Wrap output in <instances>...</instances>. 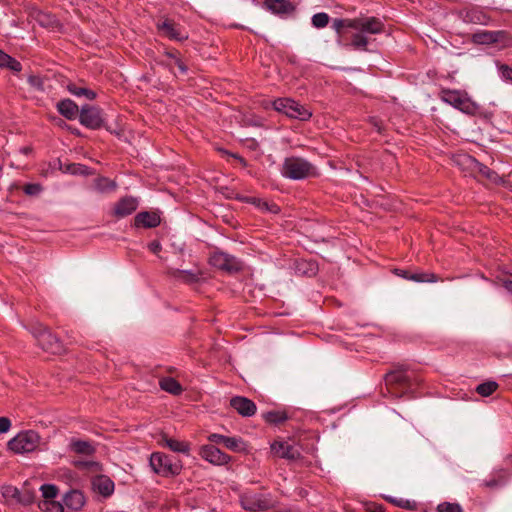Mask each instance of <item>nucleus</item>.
Listing matches in <instances>:
<instances>
[{"mask_svg":"<svg viewBox=\"0 0 512 512\" xmlns=\"http://www.w3.org/2000/svg\"><path fill=\"white\" fill-rule=\"evenodd\" d=\"M450 512H463V510L458 503H450Z\"/></svg>","mask_w":512,"mask_h":512,"instance_id":"obj_59","label":"nucleus"},{"mask_svg":"<svg viewBox=\"0 0 512 512\" xmlns=\"http://www.w3.org/2000/svg\"><path fill=\"white\" fill-rule=\"evenodd\" d=\"M59 169L65 173L73 175H91L93 172L86 165L80 163H62L60 159H57Z\"/></svg>","mask_w":512,"mask_h":512,"instance_id":"obj_25","label":"nucleus"},{"mask_svg":"<svg viewBox=\"0 0 512 512\" xmlns=\"http://www.w3.org/2000/svg\"><path fill=\"white\" fill-rule=\"evenodd\" d=\"M230 406L234 408L241 416L251 417L256 413L255 403L242 396H234L230 400Z\"/></svg>","mask_w":512,"mask_h":512,"instance_id":"obj_14","label":"nucleus"},{"mask_svg":"<svg viewBox=\"0 0 512 512\" xmlns=\"http://www.w3.org/2000/svg\"><path fill=\"white\" fill-rule=\"evenodd\" d=\"M329 23V16L327 13L320 12L312 17V24L316 28H323Z\"/></svg>","mask_w":512,"mask_h":512,"instance_id":"obj_43","label":"nucleus"},{"mask_svg":"<svg viewBox=\"0 0 512 512\" xmlns=\"http://www.w3.org/2000/svg\"><path fill=\"white\" fill-rule=\"evenodd\" d=\"M266 422L274 425H280L288 419L285 411H269L263 415Z\"/></svg>","mask_w":512,"mask_h":512,"instance_id":"obj_32","label":"nucleus"},{"mask_svg":"<svg viewBox=\"0 0 512 512\" xmlns=\"http://www.w3.org/2000/svg\"><path fill=\"white\" fill-rule=\"evenodd\" d=\"M403 278L413 280L415 282H436L440 277L435 273H412L410 275H403Z\"/></svg>","mask_w":512,"mask_h":512,"instance_id":"obj_33","label":"nucleus"},{"mask_svg":"<svg viewBox=\"0 0 512 512\" xmlns=\"http://www.w3.org/2000/svg\"><path fill=\"white\" fill-rule=\"evenodd\" d=\"M241 505L243 509L247 511H257V510H266L268 509V504L266 501L261 499H253V498H243L241 500Z\"/></svg>","mask_w":512,"mask_h":512,"instance_id":"obj_31","label":"nucleus"},{"mask_svg":"<svg viewBox=\"0 0 512 512\" xmlns=\"http://www.w3.org/2000/svg\"><path fill=\"white\" fill-rule=\"evenodd\" d=\"M116 187V182L107 177L99 176L93 180V188L101 193L114 191Z\"/></svg>","mask_w":512,"mask_h":512,"instance_id":"obj_27","label":"nucleus"},{"mask_svg":"<svg viewBox=\"0 0 512 512\" xmlns=\"http://www.w3.org/2000/svg\"><path fill=\"white\" fill-rule=\"evenodd\" d=\"M29 82L34 85V86H37V87H40L41 86V81L40 79L37 77V76H31L29 78Z\"/></svg>","mask_w":512,"mask_h":512,"instance_id":"obj_60","label":"nucleus"},{"mask_svg":"<svg viewBox=\"0 0 512 512\" xmlns=\"http://www.w3.org/2000/svg\"><path fill=\"white\" fill-rule=\"evenodd\" d=\"M31 332L44 351L55 355L65 352L62 341L41 323L32 325Z\"/></svg>","mask_w":512,"mask_h":512,"instance_id":"obj_3","label":"nucleus"},{"mask_svg":"<svg viewBox=\"0 0 512 512\" xmlns=\"http://www.w3.org/2000/svg\"><path fill=\"white\" fill-rule=\"evenodd\" d=\"M74 465L77 468H87L89 466L97 465V463L88 461H77L74 463Z\"/></svg>","mask_w":512,"mask_h":512,"instance_id":"obj_56","label":"nucleus"},{"mask_svg":"<svg viewBox=\"0 0 512 512\" xmlns=\"http://www.w3.org/2000/svg\"><path fill=\"white\" fill-rule=\"evenodd\" d=\"M4 68H8L14 72H20L22 65L19 61L10 56V59L7 61V64L4 66Z\"/></svg>","mask_w":512,"mask_h":512,"instance_id":"obj_47","label":"nucleus"},{"mask_svg":"<svg viewBox=\"0 0 512 512\" xmlns=\"http://www.w3.org/2000/svg\"><path fill=\"white\" fill-rule=\"evenodd\" d=\"M344 28H352L355 30H359L360 18L355 19H343Z\"/></svg>","mask_w":512,"mask_h":512,"instance_id":"obj_49","label":"nucleus"},{"mask_svg":"<svg viewBox=\"0 0 512 512\" xmlns=\"http://www.w3.org/2000/svg\"><path fill=\"white\" fill-rule=\"evenodd\" d=\"M235 198L237 200L241 201V202L251 203V198L252 197H248V196H243V195L237 194Z\"/></svg>","mask_w":512,"mask_h":512,"instance_id":"obj_61","label":"nucleus"},{"mask_svg":"<svg viewBox=\"0 0 512 512\" xmlns=\"http://www.w3.org/2000/svg\"><path fill=\"white\" fill-rule=\"evenodd\" d=\"M42 190V186L38 183H29L24 185L23 191L27 195L35 196L38 195Z\"/></svg>","mask_w":512,"mask_h":512,"instance_id":"obj_45","label":"nucleus"},{"mask_svg":"<svg viewBox=\"0 0 512 512\" xmlns=\"http://www.w3.org/2000/svg\"><path fill=\"white\" fill-rule=\"evenodd\" d=\"M169 274L175 279L182 280L187 284H192L199 280L198 274H195L191 271L171 269L169 271Z\"/></svg>","mask_w":512,"mask_h":512,"instance_id":"obj_30","label":"nucleus"},{"mask_svg":"<svg viewBox=\"0 0 512 512\" xmlns=\"http://www.w3.org/2000/svg\"><path fill=\"white\" fill-rule=\"evenodd\" d=\"M200 455L203 459L214 465H225L231 460L228 454L222 452L218 447L212 444L203 445L200 448Z\"/></svg>","mask_w":512,"mask_h":512,"instance_id":"obj_10","label":"nucleus"},{"mask_svg":"<svg viewBox=\"0 0 512 512\" xmlns=\"http://www.w3.org/2000/svg\"><path fill=\"white\" fill-rule=\"evenodd\" d=\"M148 247H149V250L154 254L159 253L162 249L160 242L157 240H154L151 243H149Z\"/></svg>","mask_w":512,"mask_h":512,"instance_id":"obj_53","label":"nucleus"},{"mask_svg":"<svg viewBox=\"0 0 512 512\" xmlns=\"http://www.w3.org/2000/svg\"><path fill=\"white\" fill-rule=\"evenodd\" d=\"M161 223V218L156 211H143L134 217V226L136 228H155Z\"/></svg>","mask_w":512,"mask_h":512,"instance_id":"obj_15","label":"nucleus"},{"mask_svg":"<svg viewBox=\"0 0 512 512\" xmlns=\"http://www.w3.org/2000/svg\"><path fill=\"white\" fill-rule=\"evenodd\" d=\"M252 205H255L256 207L269 211L273 214H278L280 212V207L275 203H268L267 201L262 200L261 198L252 197L251 203Z\"/></svg>","mask_w":512,"mask_h":512,"instance_id":"obj_36","label":"nucleus"},{"mask_svg":"<svg viewBox=\"0 0 512 512\" xmlns=\"http://www.w3.org/2000/svg\"><path fill=\"white\" fill-rule=\"evenodd\" d=\"M333 28L337 31L338 34H341V31L344 28L343 19H334Z\"/></svg>","mask_w":512,"mask_h":512,"instance_id":"obj_55","label":"nucleus"},{"mask_svg":"<svg viewBox=\"0 0 512 512\" xmlns=\"http://www.w3.org/2000/svg\"><path fill=\"white\" fill-rule=\"evenodd\" d=\"M10 59V55L6 54L2 50H0V67H3L7 64V61Z\"/></svg>","mask_w":512,"mask_h":512,"instance_id":"obj_57","label":"nucleus"},{"mask_svg":"<svg viewBox=\"0 0 512 512\" xmlns=\"http://www.w3.org/2000/svg\"><path fill=\"white\" fill-rule=\"evenodd\" d=\"M150 466L155 473L163 477L179 475L182 470V463L179 459L161 452L151 454Z\"/></svg>","mask_w":512,"mask_h":512,"instance_id":"obj_4","label":"nucleus"},{"mask_svg":"<svg viewBox=\"0 0 512 512\" xmlns=\"http://www.w3.org/2000/svg\"><path fill=\"white\" fill-rule=\"evenodd\" d=\"M39 443V434L33 430H28L18 433L7 445L15 453H29L36 450Z\"/></svg>","mask_w":512,"mask_h":512,"instance_id":"obj_5","label":"nucleus"},{"mask_svg":"<svg viewBox=\"0 0 512 512\" xmlns=\"http://www.w3.org/2000/svg\"><path fill=\"white\" fill-rule=\"evenodd\" d=\"M11 427V421L8 417H0V433H6Z\"/></svg>","mask_w":512,"mask_h":512,"instance_id":"obj_50","label":"nucleus"},{"mask_svg":"<svg viewBox=\"0 0 512 512\" xmlns=\"http://www.w3.org/2000/svg\"><path fill=\"white\" fill-rule=\"evenodd\" d=\"M139 201L133 196H124L114 205L112 215L116 218H124L131 215L138 208Z\"/></svg>","mask_w":512,"mask_h":512,"instance_id":"obj_11","label":"nucleus"},{"mask_svg":"<svg viewBox=\"0 0 512 512\" xmlns=\"http://www.w3.org/2000/svg\"><path fill=\"white\" fill-rule=\"evenodd\" d=\"M39 508L44 512H63L64 507L60 502L51 500V501H42L39 503Z\"/></svg>","mask_w":512,"mask_h":512,"instance_id":"obj_41","label":"nucleus"},{"mask_svg":"<svg viewBox=\"0 0 512 512\" xmlns=\"http://www.w3.org/2000/svg\"><path fill=\"white\" fill-rule=\"evenodd\" d=\"M92 487L104 497H109L114 491V482L106 475H98L92 480Z\"/></svg>","mask_w":512,"mask_h":512,"instance_id":"obj_17","label":"nucleus"},{"mask_svg":"<svg viewBox=\"0 0 512 512\" xmlns=\"http://www.w3.org/2000/svg\"><path fill=\"white\" fill-rule=\"evenodd\" d=\"M35 500V493L28 487L24 486L22 490L19 492V496L17 501L25 506L30 505Z\"/></svg>","mask_w":512,"mask_h":512,"instance_id":"obj_39","label":"nucleus"},{"mask_svg":"<svg viewBox=\"0 0 512 512\" xmlns=\"http://www.w3.org/2000/svg\"><path fill=\"white\" fill-rule=\"evenodd\" d=\"M359 30L361 32L377 34L381 33L384 30V24L382 21L376 17H370L367 19L360 18Z\"/></svg>","mask_w":512,"mask_h":512,"instance_id":"obj_23","label":"nucleus"},{"mask_svg":"<svg viewBox=\"0 0 512 512\" xmlns=\"http://www.w3.org/2000/svg\"><path fill=\"white\" fill-rule=\"evenodd\" d=\"M19 492H20V490L17 489L16 487L9 486L5 489V491L3 492V495L5 497H12V498L17 499L19 496Z\"/></svg>","mask_w":512,"mask_h":512,"instance_id":"obj_51","label":"nucleus"},{"mask_svg":"<svg viewBox=\"0 0 512 512\" xmlns=\"http://www.w3.org/2000/svg\"><path fill=\"white\" fill-rule=\"evenodd\" d=\"M405 371V367L401 365L385 375L387 390L395 397H401L408 392H413V385H419L421 382L420 379L405 374Z\"/></svg>","mask_w":512,"mask_h":512,"instance_id":"obj_1","label":"nucleus"},{"mask_svg":"<svg viewBox=\"0 0 512 512\" xmlns=\"http://www.w3.org/2000/svg\"><path fill=\"white\" fill-rule=\"evenodd\" d=\"M165 56L170 58L173 61V64L176 65L179 71L182 74H186L188 71L187 65L180 58V52L176 49L168 50L165 52Z\"/></svg>","mask_w":512,"mask_h":512,"instance_id":"obj_37","label":"nucleus"},{"mask_svg":"<svg viewBox=\"0 0 512 512\" xmlns=\"http://www.w3.org/2000/svg\"><path fill=\"white\" fill-rule=\"evenodd\" d=\"M390 502L394 503L395 505L399 506V507H402V508H406V509H409V510H413L415 509V503H411L409 500H403V499H400V500H395V499H389Z\"/></svg>","mask_w":512,"mask_h":512,"instance_id":"obj_48","label":"nucleus"},{"mask_svg":"<svg viewBox=\"0 0 512 512\" xmlns=\"http://www.w3.org/2000/svg\"><path fill=\"white\" fill-rule=\"evenodd\" d=\"M282 174L293 180H302L315 176L316 168L307 160L300 157H287L282 166Z\"/></svg>","mask_w":512,"mask_h":512,"instance_id":"obj_2","label":"nucleus"},{"mask_svg":"<svg viewBox=\"0 0 512 512\" xmlns=\"http://www.w3.org/2000/svg\"><path fill=\"white\" fill-rule=\"evenodd\" d=\"M219 151H220V152H222V153H224V154H227V155H229V156H231V157H234V158H235V159H237V160H238V161H239L243 166H247V162H246V160H245L243 157H241V156H239V155H237V154L229 153L228 151H226V150H224V149H219Z\"/></svg>","mask_w":512,"mask_h":512,"instance_id":"obj_54","label":"nucleus"},{"mask_svg":"<svg viewBox=\"0 0 512 512\" xmlns=\"http://www.w3.org/2000/svg\"><path fill=\"white\" fill-rule=\"evenodd\" d=\"M40 490L42 492L43 497L45 498L44 501H51L58 494V488L53 484H43L40 487Z\"/></svg>","mask_w":512,"mask_h":512,"instance_id":"obj_42","label":"nucleus"},{"mask_svg":"<svg viewBox=\"0 0 512 512\" xmlns=\"http://www.w3.org/2000/svg\"><path fill=\"white\" fill-rule=\"evenodd\" d=\"M499 72L502 77L507 82L512 83V68L508 65H501L499 67Z\"/></svg>","mask_w":512,"mask_h":512,"instance_id":"obj_46","label":"nucleus"},{"mask_svg":"<svg viewBox=\"0 0 512 512\" xmlns=\"http://www.w3.org/2000/svg\"><path fill=\"white\" fill-rule=\"evenodd\" d=\"M209 263L213 267L230 274L241 271L243 267L242 262L236 257L222 251L214 252L209 258Z\"/></svg>","mask_w":512,"mask_h":512,"instance_id":"obj_7","label":"nucleus"},{"mask_svg":"<svg viewBox=\"0 0 512 512\" xmlns=\"http://www.w3.org/2000/svg\"><path fill=\"white\" fill-rule=\"evenodd\" d=\"M438 512H448V502H443L437 507Z\"/></svg>","mask_w":512,"mask_h":512,"instance_id":"obj_62","label":"nucleus"},{"mask_svg":"<svg viewBox=\"0 0 512 512\" xmlns=\"http://www.w3.org/2000/svg\"><path fill=\"white\" fill-rule=\"evenodd\" d=\"M467 160L471 163V166L474 171H477L481 176L485 177L491 182L499 183L502 180L501 177L495 171L491 170L484 164L470 157H467Z\"/></svg>","mask_w":512,"mask_h":512,"instance_id":"obj_22","label":"nucleus"},{"mask_svg":"<svg viewBox=\"0 0 512 512\" xmlns=\"http://www.w3.org/2000/svg\"><path fill=\"white\" fill-rule=\"evenodd\" d=\"M35 21L44 28L55 29L61 26L57 17L51 13L36 11L33 13Z\"/></svg>","mask_w":512,"mask_h":512,"instance_id":"obj_21","label":"nucleus"},{"mask_svg":"<svg viewBox=\"0 0 512 512\" xmlns=\"http://www.w3.org/2000/svg\"><path fill=\"white\" fill-rule=\"evenodd\" d=\"M79 121L89 129H99L104 124L102 109L96 106L85 104L80 109Z\"/></svg>","mask_w":512,"mask_h":512,"instance_id":"obj_8","label":"nucleus"},{"mask_svg":"<svg viewBox=\"0 0 512 512\" xmlns=\"http://www.w3.org/2000/svg\"><path fill=\"white\" fill-rule=\"evenodd\" d=\"M71 451L77 454L92 455L95 452V448L90 442L84 440H73L70 443Z\"/></svg>","mask_w":512,"mask_h":512,"instance_id":"obj_29","label":"nucleus"},{"mask_svg":"<svg viewBox=\"0 0 512 512\" xmlns=\"http://www.w3.org/2000/svg\"><path fill=\"white\" fill-rule=\"evenodd\" d=\"M222 445L233 452H240L243 450L244 443L241 439L226 436Z\"/></svg>","mask_w":512,"mask_h":512,"instance_id":"obj_40","label":"nucleus"},{"mask_svg":"<svg viewBox=\"0 0 512 512\" xmlns=\"http://www.w3.org/2000/svg\"><path fill=\"white\" fill-rule=\"evenodd\" d=\"M63 502L68 509L79 511L85 504V497L80 490L72 489L64 495Z\"/></svg>","mask_w":512,"mask_h":512,"instance_id":"obj_18","label":"nucleus"},{"mask_svg":"<svg viewBox=\"0 0 512 512\" xmlns=\"http://www.w3.org/2000/svg\"><path fill=\"white\" fill-rule=\"evenodd\" d=\"M159 442L161 444L166 445L173 452H181L184 454H189V450H190L189 443L172 439V438L168 437V435L166 433L161 434V440Z\"/></svg>","mask_w":512,"mask_h":512,"instance_id":"obj_24","label":"nucleus"},{"mask_svg":"<svg viewBox=\"0 0 512 512\" xmlns=\"http://www.w3.org/2000/svg\"><path fill=\"white\" fill-rule=\"evenodd\" d=\"M508 473L506 470L501 469L497 471L494 477L484 482L486 487L495 488L504 485L507 482Z\"/></svg>","mask_w":512,"mask_h":512,"instance_id":"obj_34","label":"nucleus"},{"mask_svg":"<svg viewBox=\"0 0 512 512\" xmlns=\"http://www.w3.org/2000/svg\"><path fill=\"white\" fill-rule=\"evenodd\" d=\"M266 6L273 13H287L293 10L292 4L287 0H267Z\"/></svg>","mask_w":512,"mask_h":512,"instance_id":"obj_28","label":"nucleus"},{"mask_svg":"<svg viewBox=\"0 0 512 512\" xmlns=\"http://www.w3.org/2000/svg\"><path fill=\"white\" fill-rule=\"evenodd\" d=\"M157 28L162 32L163 35L169 37L170 39L178 41L187 39V36H181L178 25L172 19L166 18L162 22H158Z\"/></svg>","mask_w":512,"mask_h":512,"instance_id":"obj_19","label":"nucleus"},{"mask_svg":"<svg viewBox=\"0 0 512 512\" xmlns=\"http://www.w3.org/2000/svg\"><path fill=\"white\" fill-rule=\"evenodd\" d=\"M450 106L468 115H474L479 109L478 105L468 94L461 91L450 90Z\"/></svg>","mask_w":512,"mask_h":512,"instance_id":"obj_9","label":"nucleus"},{"mask_svg":"<svg viewBox=\"0 0 512 512\" xmlns=\"http://www.w3.org/2000/svg\"><path fill=\"white\" fill-rule=\"evenodd\" d=\"M273 106L276 111L293 119L307 121L312 116L308 109L289 98H279L273 102Z\"/></svg>","mask_w":512,"mask_h":512,"instance_id":"obj_6","label":"nucleus"},{"mask_svg":"<svg viewBox=\"0 0 512 512\" xmlns=\"http://www.w3.org/2000/svg\"><path fill=\"white\" fill-rule=\"evenodd\" d=\"M58 112L68 120H74L80 114L78 105L71 99H63L57 103Z\"/></svg>","mask_w":512,"mask_h":512,"instance_id":"obj_20","label":"nucleus"},{"mask_svg":"<svg viewBox=\"0 0 512 512\" xmlns=\"http://www.w3.org/2000/svg\"><path fill=\"white\" fill-rule=\"evenodd\" d=\"M225 438H226V436L217 434V433H213L208 436V440L210 442L215 443V444H220V445L223 444Z\"/></svg>","mask_w":512,"mask_h":512,"instance_id":"obj_52","label":"nucleus"},{"mask_svg":"<svg viewBox=\"0 0 512 512\" xmlns=\"http://www.w3.org/2000/svg\"><path fill=\"white\" fill-rule=\"evenodd\" d=\"M371 123L376 128L378 133H382L383 126H382V122L380 120H378L376 118H371Z\"/></svg>","mask_w":512,"mask_h":512,"instance_id":"obj_58","label":"nucleus"},{"mask_svg":"<svg viewBox=\"0 0 512 512\" xmlns=\"http://www.w3.org/2000/svg\"><path fill=\"white\" fill-rule=\"evenodd\" d=\"M67 89L70 93L78 97L85 96L89 100L96 98V92L84 87H78L75 83H69Z\"/></svg>","mask_w":512,"mask_h":512,"instance_id":"obj_35","label":"nucleus"},{"mask_svg":"<svg viewBox=\"0 0 512 512\" xmlns=\"http://www.w3.org/2000/svg\"><path fill=\"white\" fill-rule=\"evenodd\" d=\"M271 451L279 458L294 461L300 458L301 454L297 448L284 441H275L271 445Z\"/></svg>","mask_w":512,"mask_h":512,"instance_id":"obj_13","label":"nucleus"},{"mask_svg":"<svg viewBox=\"0 0 512 512\" xmlns=\"http://www.w3.org/2000/svg\"><path fill=\"white\" fill-rule=\"evenodd\" d=\"M497 388L498 384L495 381H487L479 384L476 387V392L483 397H488L492 395L497 390Z\"/></svg>","mask_w":512,"mask_h":512,"instance_id":"obj_38","label":"nucleus"},{"mask_svg":"<svg viewBox=\"0 0 512 512\" xmlns=\"http://www.w3.org/2000/svg\"><path fill=\"white\" fill-rule=\"evenodd\" d=\"M159 386L162 390L178 396L183 392L181 384L172 377H164L159 380Z\"/></svg>","mask_w":512,"mask_h":512,"instance_id":"obj_26","label":"nucleus"},{"mask_svg":"<svg viewBox=\"0 0 512 512\" xmlns=\"http://www.w3.org/2000/svg\"><path fill=\"white\" fill-rule=\"evenodd\" d=\"M356 49L362 48L364 50H367L366 46L368 44V39L363 36L362 34L356 33L352 37V43H351Z\"/></svg>","mask_w":512,"mask_h":512,"instance_id":"obj_44","label":"nucleus"},{"mask_svg":"<svg viewBox=\"0 0 512 512\" xmlns=\"http://www.w3.org/2000/svg\"><path fill=\"white\" fill-rule=\"evenodd\" d=\"M504 287H505L508 291L512 292V280H506V281H504Z\"/></svg>","mask_w":512,"mask_h":512,"instance_id":"obj_64","label":"nucleus"},{"mask_svg":"<svg viewBox=\"0 0 512 512\" xmlns=\"http://www.w3.org/2000/svg\"><path fill=\"white\" fill-rule=\"evenodd\" d=\"M504 36V31L482 30L472 35V41L476 44L489 45L499 42Z\"/></svg>","mask_w":512,"mask_h":512,"instance_id":"obj_16","label":"nucleus"},{"mask_svg":"<svg viewBox=\"0 0 512 512\" xmlns=\"http://www.w3.org/2000/svg\"><path fill=\"white\" fill-rule=\"evenodd\" d=\"M54 120H55V124H56L57 126L61 127V128H66V127H67V125H68V124H67L63 119H61V118H54Z\"/></svg>","mask_w":512,"mask_h":512,"instance_id":"obj_63","label":"nucleus"},{"mask_svg":"<svg viewBox=\"0 0 512 512\" xmlns=\"http://www.w3.org/2000/svg\"><path fill=\"white\" fill-rule=\"evenodd\" d=\"M457 15L459 19L465 23L488 25L491 21V18L488 14H486L483 10L474 7L460 10Z\"/></svg>","mask_w":512,"mask_h":512,"instance_id":"obj_12","label":"nucleus"}]
</instances>
